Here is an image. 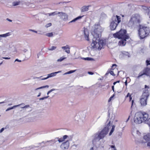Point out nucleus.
<instances>
[{
	"label": "nucleus",
	"instance_id": "052dcab7",
	"mask_svg": "<svg viewBox=\"0 0 150 150\" xmlns=\"http://www.w3.org/2000/svg\"><path fill=\"white\" fill-rule=\"evenodd\" d=\"M90 150H93V147H91Z\"/></svg>",
	"mask_w": 150,
	"mask_h": 150
},
{
	"label": "nucleus",
	"instance_id": "4468645a",
	"mask_svg": "<svg viewBox=\"0 0 150 150\" xmlns=\"http://www.w3.org/2000/svg\"><path fill=\"white\" fill-rule=\"evenodd\" d=\"M121 40H120L119 41L118 43V45L119 46H124L126 44V42L127 40H128L129 39H121Z\"/></svg>",
	"mask_w": 150,
	"mask_h": 150
},
{
	"label": "nucleus",
	"instance_id": "0e129e2a",
	"mask_svg": "<svg viewBox=\"0 0 150 150\" xmlns=\"http://www.w3.org/2000/svg\"><path fill=\"white\" fill-rule=\"evenodd\" d=\"M122 16V17H124V16H123H123Z\"/></svg>",
	"mask_w": 150,
	"mask_h": 150
},
{
	"label": "nucleus",
	"instance_id": "58836bf2",
	"mask_svg": "<svg viewBox=\"0 0 150 150\" xmlns=\"http://www.w3.org/2000/svg\"><path fill=\"white\" fill-rule=\"evenodd\" d=\"M54 89H52L51 90H50V91H49L47 93V94H48V95L52 91H54Z\"/></svg>",
	"mask_w": 150,
	"mask_h": 150
},
{
	"label": "nucleus",
	"instance_id": "a18cd8bd",
	"mask_svg": "<svg viewBox=\"0 0 150 150\" xmlns=\"http://www.w3.org/2000/svg\"><path fill=\"white\" fill-rule=\"evenodd\" d=\"M4 128H1V129L0 130V133L1 132H3V131L4 130Z\"/></svg>",
	"mask_w": 150,
	"mask_h": 150
},
{
	"label": "nucleus",
	"instance_id": "1a4fd4ad",
	"mask_svg": "<svg viewBox=\"0 0 150 150\" xmlns=\"http://www.w3.org/2000/svg\"><path fill=\"white\" fill-rule=\"evenodd\" d=\"M121 22V19H115L110 23V27L111 30H114L116 28L118 23Z\"/></svg>",
	"mask_w": 150,
	"mask_h": 150
},
{
	"label": "nucleus",
	"instance_id": "864d4df0",
	"mask_svg": "<svg viewBox=\"0 0 150 150\" xmlns=\"http://www.w3.org/2000/svg\"><path fill=\"white\" fill-rule=\"evenodd\" d=\"M30 30L31 31H33V32H35V33H37V31H35L34 30Z\"/></svg>",
	"mask_w": 150,
	"mask_h": 150
},
{
	"label": "nucleus",
	"instance_id": "a211bd4d",
	"mask_svg": "<svg viewBox=\"0 0 150 150\" xmlns=\"http://www.w3.org/2000/svg\"><path fill=\"white\" fill-rule=\"evenodd\" d=\"M68 137V136L67 135H65L63 136L62 138H59L58 141L59 142H63L65 139H66Z\"/></svg>",
	"mask_w": 150,
	"mask_h": 150
},
{
	"label": "nucleus",
	"instance_id": "f257e3e1",
	"mask_svg": "<svg viewBox=\"0 0 150 150\" xmlns=\"http://www.w3.org/2000/svg\"><path fill=\"white\" fill-rule=\"evenodd\" d=\"M103 30V28L99 23L95 24L91 30L92 34L93 36L91 46L93 48H96L99 50L102 49L104 44L103 41L100 39Z\"/></svg>",
	"mask_w": 150,
	"mask_h": 150
},
{
	"label": "nucleus",
	"instance_id": "0eeeda50",
	"mask_svg": "<svg viewBox=\"0 0 150 150\" xmlns=\"http://www.w3.org/2000/svg\"><path fill=\"white\" fill-rule=\"evenodd\" d=\"M144 75H145L150 77V68L147 67L144 68L143 70L140 72L137 77V78H139Z\"/></svg>",
	"mask_w": 150,
	"mask_h": 150
},
{
	"label": "nucleus",
	"instance_id": "c756f323",
	"mask_svg": "<svg viewBox=\"0 0 150 150\" xmlns=\"http://www.w3.org/2000/svg\"><path fill=\"white\" fill-rule=\"evenodd\" d=\"M131 101H132V104H131V108H132L133 106L135 105V103L134 102V100H133Z\"/></svg>",
	"mask_w": 150,
	"mask_h": 150
},
{
	"label": "nucleus",
	"instance_id": "ddd939ff",
	"mask_svg": "<svg viewBox=\"0 0 150 150\" xmlns=\"http://www.w3.org/2000/svg\"><path fill=\"white\" fill-rule=\"evenodd\" d=\"M69 146V143L68 141H67L63 143L61 146V147L63 149H67Z\"/></svg>",
	"mask_w": 150,
	"mask_h": 150
},
{
	"label": "nucleus",
	"instance_id": "69168bd1",
	"mask_svg": "<svg viewBox=\"0 0 150 150\" xmlns=\"http://www.w3.org/2000/svg\"><path fill=\"white\" fill-rule=\"evenodd\" d=\"M115 150H117V149H115Z\"/></svg>",
	"mask_w": 150,
	"mask_h": 150
},
{
	"label": "nucleus",
	"instance_id": "20e7f679",
	"mask_svg": "<svg viewBox=\"0 0 150 150\" xmlns=\"http://www.w3.org/2000/svg\"><path fill=\"white\" fill-rule=\"evenodd\" d=\"M149 96V91L148 89L143 91L139 100V102L141 106L145 107L147 105V101Z\"/></svg>",
	"mask_w": 150,
	"mask_h": 150
},
{
	"label": "nucleus",
	"instance_id": "680f3d73",
	"mask_svg": "<svg viewBox=\"0 0 150 150\" xmlns=\"http://www.w3.org/2000/svg\"><path fill=\"white\" fill-rule=\"evenodd\" d=\"M116 83V82H115L113 83V84L114 85H115Z\"/></svg>",
	"mask_w": 150,
	"mask_h": 150
},
{
	"label": "nucleus",
	"instance_id": "4be33fe9",
	"mask_svg": "<svg viewBox=\"0 0 150 150\" xmlns=\"http://www.w3.org/2000/svg\"><path fill=\"white\" fill-rule=\"evenodd\" d=\"M46 35L48 37H52L53 36V34L52 33H47L46 34Z\"/></svg>",
	"mask_w": 150,
	"mask_h": 150
},
{
	"label": "nucleus",
	"instance_id": "8fccbe9b",
	"mask_svg": "<svg viewBox=\"0 0 150 150\" xmlns=\"http://www.w3.org/2000/svg\"><path fill=\"white\" fill-rule=\"evenodd\" d=\"M145 88H147V89H148L149 88V86H147L146 85H145Z\"/></svg>",
	"mask_w": 150,
	"mask_h": 150
},
{
	"label": "nucleus",
	"instance_id": "72a5a7b5",
	"mask_svg": "<svg viewBox=\"0 0 150 150\" xmlns=\"http://www.w3.org/2000/svg\"><path fill=\"white\" fill-rule=\"evenodd\" d=\"M132 95V94H130L129 93H127L126 96H125V98H126L127 97H129L130 96H131Z\"/></svg>",
	"mask_w": 150,
	"mask_h": 150
},
{
	"label": "nucleus",
	"instance_id": "473e14b6",
	"mask_svg": "<svg viewBox=\"0 0 150 150\" xmlns=\"http://www.w3.org/2000/svg\"><path fill=\"white\" fill-rule=\"evenodd\" d=\"M49 87V86H48V85H46L45 86H42V87H40L39 88H37L36 89H41V88H45V87H47V88H48Z\"/></svg>",
	"mask_w": 150,
	"mask_h": 150
},
{
	"label": "nucleus",
	"instance_id": "393cba45",
	"mask_svg": "<svg viewBox=\"0 0 150 150\" xmlns=\"http://www.w3.org/2000/svg\"><path fill=\"white\" fill-rule=\"evenodd\" d=\"M75 71V70L70 71H68V72H67L65 73L64 74H71V73L74 72Z\"/></svg>",
	"mask_w": 150,
	"mask_h": 150
},
{
	"label": "nucleus",
	"instance_id": "9b49d317",
	"mask_svg": "<svg viewBox=\"0 0 150 150\" xmlns=\"http://www.w3.org/2000/svg\"><path fill=\"white\" fill-rule=\"evenodd\" d=\"M144 139L146 141H150V133H148L145 135L143 136ZM147 146L150 149V142L147 144Z\"/></svg>",
	"mask_w": 150,
	"mask_h": 150
},
{
	"label": "nucleus",
	"instance_id": "6e6d98bb",
	"mask_svg": "<svg viewBox=\"0 0 150 150\" xmlns=\"http://www.w3.org/2000/svg\"><path fill=\"white\" fill-rule=\"evenodd\" d=\"M85 59H87L88 60H89L90 59V58L89 57H87V58H85Z\"/></svg>",
	"mask_w": 150,
	"mask_h": 150
},
{
	"label": "nucleus",
	"instance_id": "a19ab883",
	"mask_svg": "<svg viewBox=\"0 0 150 150\" xmlns=\"http://www.w3.org/2000/svg\"><path fill=\"white\" fill-rule=\"evenodd\" d=\"M3 59H10V57H3Z\"/></svg>",
	"mask_w": 150,
	"mask_h": 150
},
{
	"label": "nucleus",
	"instance_id": "5fc2aeb1",
	"mask_svg": "<svg viewBox=\"0 0 150 150\" xmlns=\"http://www.w3.org/2000/svg\"><path fill=\"white\" fill-rule=\"evenodd\" d=\"M29 105H25V106H24V107H23V108H27L28 107H29Z\"/></svg>",
	"mask_w": 150,
	"mask_h": 150
},
{
	"label": "nucleus",
	"instance_id": "f3484780",
	"mask_svg": "<svg viewBox=\"0 0 150 150\" xmlns=\"http://www.w3.org/2000/svg\"><path fill=\"white\" fill-rule=\"evenodd\" d=\"M140 18V15L137 13L133 15L131 18V19H139Z\"/></svg>",
	"mask_w": 150,
	"mask_h": 150
},
{
	"label": "nucleus",
	"instance_id": "3c124183",
	"mask_svg": "<svg viewBox=\"0 0 150 150\" xmlns=\"http://www.w3.org/2000/svg\"><path fill=\"white\" fill-rule=\"evenodd\" d=\"M116 17L117 18V19H120V17L119 16H118L117 15H116Z\"/></svg>",
	"mask_w": 150,
	"mask_h": 150
},
{
	"label": "nucleus",
	"instance_id": "6e6552de",
	"mask_svg": "<svg viewBox=\"0 0 150 150\" xmlns=\"http://www.w3.org/2000/svg\"><path fill=\"white\" fill-rule=\"evenodd\" d=\"M57 14H59V16H64V19H67L68 18V16L65 13L63 12H57V11H55L52 13H48L46 14L47 15H48L49 16H54Z\"/></svg>",
	"mask_w": 150,
	"mask_h": 150
},
{
	"label": "nucleus",
	"instance_id": "6ab92c4d",
	"mask_svg": "<svg viewBox=\"0 0 150 150\" xmlns=\"http://www.w3.org/2000/svg\"><path fill=\"white\" fill-rule=\"evenodd\" d=\"M61 71H59L57 72H55L54 73H52L48 75V76L47 78H48L49 77H52L53 76H54L56 75V74L60 72Z\"/></svg>",
	"mask_w": 150,
	"mask_h": 150
},
{
	"label": "nucleus",
	"instance_id": "aec40b11",
	"mask_svg": "<svg viewBox=\"0 0 150 150\" xmlns=\"http://www.w3.org/2000/svg\"><path fill=\"white\" fill-rule=\"evenodd\" d=\"M107 17V15L104 13L102 12L100 16V18L102 19H103L104 18H106Z\"/></svg>",
	"mask_w": 150,
	"mask_h": 150
},
{
	"label": "nucleus",
	"instance_id": "2f4dec72",
	"mask_svg": "<svg viewBox=\"0 0 150 150\" xmlns=\"http://www.w3.org/2000/svg\"><path fill=\"white\" fill-rule=\"evenodd\" d=\"M110 73L113 76H115V74H114V72L112 71H109Z\"/></svg>",
	"mask_w": 150,
	"mask_h": 150
},
{
	"label": "nucleus",
	"instance_id": "b1692460",
	"mask_svg": "<svg viewBox=\"0 0 150 150\" xmlns=\"http://www.w3.org/2000/svg\"><path fill=\"white\" fill-rule=\"evenodd\" d=\"M9 35V33H7L5 34L1 35V37H6Z\"/></svg>",
	"mask_w": 150,
	"mask_h": 150
},
{
	"label": "nucleus",
	"instance_id": "7c9ffc66",
	"mask_svg": "<svg viewBox=\"0 0 150 150\" xmlns=\"http://www.w3.org/2000/svg\"><path fill=\"white\" fill-rule=\"evenodd\" d=\"M51 25H52V23H49L48 24H47L46 25L45 27L46 28H48V27L50 26H51Z\"/></svg>",
	"mask_w": 150,
	"mask_h": 150
},
{
	"label": "nucleus",
	"instance_id": "79ce46f5",
	"mask_svg": "<svg viewBox=\"0 0 150 150\" xmlns=\"http://www.w3.org/2000/svg\"><path fill=\"white\" fill-rule=\"evenodd\" d=\"M132 95L131 96H130L129 97V102H130V101H132Z\"/></svg>",
	"mask_w": 150,
	"mask_h": 150
},
{
	"label": "nucleus",
	"instance_id": "39448f33",
	"mask_svg": "<svg viewBox=\"0 0 150 150\" xmlns=\"http://www.w3.org/2000/svg\"><path fill=\"white\" fill-rule=\"evenodd\" d=\"M113 36L115 38L118 39H129V36L127 33L125 29H121L118 32H117L113 34Z\"/></svg>",
	"mask_w": 150,
	"mask_h": 150
},
{
	"label": "nucleus",
	"instance_id": "bb28decb",
	"mask_svg": "<svg viewBox=\"0 0 150 150\" xmlns=\"http://www.w3.org/2000/svg\"><path fill=\"white\" fill-rule=\"evenodd\" d=\"M65 58H65V57H61L60 59H59L57 60V61L61 62V61H62L63 60H64V59Z\"/></svg>",
	"mask_w": 150,
	"mask_h": 150
},
{
	"label": "nucleus",
	"instance_id": "cd10ccee",
	"mask_svg": "<svg viewBox=\"0 0 150 150\" xmlns=\"http://www.w3.org/2000/svg\"><path fill=\"white\" fill-rule=\"evenodd\" d=\"M116 66H117V65L116 64H113L111 68V69L113 70L114 69H115V67Z\"/></svg>",
	"mask_w": 150,
	"mask_h": 150
},
{
	"label": "nucleus",
	"instance_id": "423d86ee",
	"mask_svg": "<svg viewBox=\"0 0 150 150\" xmlns=\"http://www.w3.org/2000/svg\"><path fill=\"white\" fill-rule=\"evenodd\" d=\"M106 122H108L107 126L104 127L98 135V137L99 140L104 138L108 134V127L110 125L111 122L110 121L108 122V120Z\"/></svg>",
	"mask_w": 150,
	"mask_h": 150
},
{
	"label": "nucleus",
	"instance_id": "c85d7f7f",
	"mask_svg": "<svg viewBox=\"0 0 150 150\" xmlns=\"http://www.w3.org/2000/svg\"><path fill=\"white\" fill-rule=\"evenodd\" d=\"M115 94H113L112 96L110 97V98H109V100H108V102H109L111 101L112 99L113 98Z\"/></svg>",
	"mask_w": 150,
	"mask_h": 150
},
{
	"label": "nucleus",
	"instance_id": "bf43d9fd",
	"mask_svg": "<svg viewBox=\"0 0 150 150\" xmlns=\"http://www.w3.org/2000/svg\"><path fill=\"white\" fill-rule=\"evenodd\" d=\"M120 82V81H116V83H119Z\"/></svg>",
	"mask_w": 150,
	"mask_h": 150
},
{
	"label": "nucleus",
	"instance_id": "e2e57ef3",
	"mask_svg": "<svg viewBox=\"0 0 150 150\" xmlns=\"http://www.w3.org/2000/svg\"><path fill=\"white\" fill-rule=\"evenodd\" d=\"M40 96V95H38V96Z\"/></svg>",
	"mask_w": 150,
	"mask_h": 150
},
{
	"label": "nucleus",
	"instance_id": "e433bc0d",
	"mask_svg": "<svg viewBox=\"0 0 150 150\" xmlns=\"http://www.w3.org/2000/svg\"><path fill=\"white\" fill-rule=\"evenodd\" d=\"M142 8L144 10H146L148 9V8L147 7L145 6H143Z\"/></svg>",
	"mask_w": 150,
	"mask_h": 150
},
{
	"label": "nucleus",
	"instance_id": "ea45409f",
	"mask_svg": "<svg viewBox=\"0 0 150 150\" xmlns=\"http://www.w3.org/2000/svg\"><path fill=\"white\" fill-rule=\"evenodd\" d=\"M110 147L111 148H113L114 149V150H115V149H116L115 146H114V145H111L110 146Z\"/></svg>",
	"mask_w": 150,
	"mask_h": 150
},
{
	"label": "nucleus",
	"instance_id": "37998d69",
	"mask_svg": "<svg viewBox=\"0 0 150 150\" xmlns=\"http://www.w3.org/2000/svg\"><path fill=\"white\" fill-rule=\"evenodd\" d=\"M147 15L149 16V18H150V11H149Z\"/></svg>",
	"mask_w": 150,
	"mask_h": 150
},
{
	"label": "nucleus",
	"instance_id": "a878e982",
	"mask_svg": "<svg viewBox=\"0 0 150 150\" xmlns=\"http://www.w3.org/2000/svg\"><path fill=\"white\" fill-rule=\"evenodd\" d=\"M19 105H16L12 107L8 108L6 110V111H8V110H10L12 109L14 107H17V106H19Z\"/></svg>",
	"mask_w": 150,
	"mask_h": 150
},
{
	"label": "nucleus",
	"instance_id": "c03bdc74",
	"mask_svg": "<svg viewBox=\"0 0 150 150\" xmlns=\"http://www.w3.org/2000/svg\"><path fill=\"white\" fill-rule=\"evenodd\" d=\"M88 74L90 75H93V73L92 72H88Z\"/></svg>",
	"mask_w": 150,
	"mask_h": 150
},
{
	"label": "nucleus",
	"instance_id": "c9c22d12",
	"mask_svg": "<svg viewBox=\"0 0 150 150\" xmlns=\"http://www.w3.org/2000/svg\"><path fill=\"white\" fill-rule=\"evenodd\" d=\"M84 16H79L75 18L74 19H81V18L83 17Z\"/></svg>",
	"mask_w": 150,
	"mask_h": 150
},
{
	"label": "nucleus",
	"instance_id": "13d9d810",
	"mask_svg": "<svg viewBox=\"0 0 150 150\" xmlns=\"http://www.w3.org/2000/svg\"><path fill=\"white\" fill-rule=\"evenodd\" d=\"M7 20H8V21H9L10 22L12 21L11 20V19H7Z\"/></svg>",
	"mask_w": 150,
	"mask_h": 150
},
{
	"label": "nucleus",
	"instance_id": "49530a36",
	"mask_svg": "<svg viewBox=\"0 0 150 150\" xmlns=\"http://www.w3.org/2000/svg\"><path fill=\"white\" fill-rule=\"evenodd\" d=\"M125 85L126 86H127V80L125 81Z\"/></svg>",
	"mask_w": 150,
	"mask_h": 150
},
{
	"label": "nucleus",
	"instance_id": "09e8293b",
	"mask_svg": "<svg viewBox=\"0 0 150 150\" xmlns=\"http://www.w3.org/2000/svg\"><path fill=\"white\" fill-rule=\"evenodd\" d=\"M77 19H73V20H72V21H71L70 22H75V21H76V20H77Z\"/></svg>",
	"mask_w": 150,
	"mask_h": 150
},
{
	"label": "nucleus",
	"instance_id": "f8f14e48",
	"mask_svg": "<svg viewBox=\"0 0 150 150\" xmlns=\"http://www.w3.org/2000/svg\"><path fill=\"white\" fill-rule=\"evenodd\" d=\"M84 28V33L85 38L86 40L88 41H89V33L88 30L87 28Z\"/></svg>",
	"mask_w": 150,
	"mask_h": 150
},
{
	"label": "nucleus",
	"instance_id": "9d476101",
	"mask_svg": "<svg viewBox=\"0 0 150 150\" xmlns=\"http://www.w3.org/2000/svg\"><path fill=\"white\" fill-rule=\"evenodd\" d=\"M140 23V19H136L133 21V19H130L127 23V25L129 27H132L134 25H137V23Z\"/></svg>",
	"mask_w": 150,
	"mask_h": 150
},
{
	"label": "nucleus",
	"instance_id": "5701e85b",
	"mask_svg": "<svg viewBox=\"0 0 150 150\" xmlns=\"http://www.w3.org/2000/svg\"><path fill=\"white\" fill-rule=\"evenodd\" d=\"M57 48V47L54 46H52L50 48H49L48 50H55Z\"/></svg>",
	"mask_w": 150,
	"mask_h": 150
},
{
	"label": "nucleus",
	"instance_id": "f704fd0d",
	"mask_svg": "<svg viewBox=\"0 0 150 150\" xmlns=\"http://www.w3.org/2000/svg\"><path fill=\"white\" fill-rule=\"evenodd\" d=\"M48 96H46V97H43L41 98L40 99V100H43L44 99L47 98L48 97Z\"/></svg>",
	"mask_w": 150,
	"mask_h": 150
},
{
	"label": "nucleus",
	"instance_id": "f03ea898",
	"mask_svg": "<svg viewBox=\"0 0 150 150\" xmlns=\"http://www.w3.org/2000/svg\"><path fill=\"white\" fill-rule=\"evenodd\" d=\"M149 114L144 111H139L136 113L134 117V121L136 124L144 122L147 124L150 127V118Z\"/></svg>",
	"mask_w": 150,
	"mask_h": 150
},
{
	"label": "nucleus",
	"instance_id": "2eb2a0df",
	"mask_svg": "<svg viewBox=\"0 0 150 150\" xmlns=\"http://www.w3.org/2000/svg\"><path fill=\"white\" fill-rule=\"evenodd\" d=\"M89 6H83L81 9V11L82 12H85L88 11L89 9Z\"/></svg>",
	"mask_w": 150,
	"mask_h": 150
},
{
	"label": "nucleus",
	"instance_id": "de8ad7c7",
	"mask_svg": "<svg viewBox=\"0 0 150 150\" xmlns=\"http://www.w3.org/2000/svg\"><path fill=\"white\" fill-rule=\"evenodd\" d=\"M15 61H18V62H21V60H19V59H16L15 60Z\"/></svg>",
	"mask_w": 150,
	"mask_h": 150
},
{
	"label": "nucleus",
	"instance_id": "dca6fc26",
	"mask_svg": "<svg viewBox=\"0 0 150 150\" xmlns=\"http://www.w3.org/2000/svg\"><path fill=\"white\" fill-rule=\"evenodd\" d=\"M62 48L65 50V52L69 54L70 53V47L69 46L67 45L65 46H63L62 47Z\"/></svg>",
	"mask_w": 150,
	"mask_h": 150
},
{
	"label": "nucleus",
	"instance_id": "603ef678",
	"mask_svg": "<svg viewBox=\"0 0 150 150\" xmlns=\"http://www.w3.org/2000/svg\"><path fill=\"white\" fill-rule=\"evenodd\" d=\"M112 90L113 91V92H114V86H112Z\"/></svg>",
	"mask_w": 150,
	"mask_h": 150
},
{
	"label": "nucleus",
	"instance_id": "4c0bfd02",
	"mask_svg": "<svg viewBox=\"0 0 150 150\" xmlns=\"http://www.w3.org/2000/svg\"><path fill=\"white\" fill-rule=\"evenodd\" d=\"M18 4H19V2H14L13 3V5L14 6H17V5H18Z\"/></svg>",
	"mask_w": 150,
	"mask_h": 150
},
{
	"label": "nucleus",
	"instance_id": "7ed1b4c3",
	"mask_svg": "<svg viewBox=\"0 0 150 150\" xmlns=\"http://www.w3.org/2000/svg\"><path fill=\"white\" fill-rule=\"evenodd\" d=\"M138 35L140 39H143L148 36L150 33L149 27L139 24L138 26Z\"/></svg>",
	"mask_w": 150,
	"mask_h": 150
},
{
	"label": "nucleus",
	"instance_id": "412c9836",
	"mask_svg": "<svg viewBox=\"0 0 150 150\" xmlns=\"http://www.w3.org/2000/svg\"><path fill=\"white\" fill-rule=\"evenodd\" d=\"M115 126L114 125H113L112 127V128L110 132L109 133V135H110L112 134V133L113 132L114 129H115Z\"/></svg>",
	"mask_w": 150,
	"mask_h": 150
},
{
	"label": "nucleus",
	"instance_id": "4d7b16f0",
	"mask_svg": "<svg viewBox=\"0 0 150 150\" xmlns=\"http://www.w3.org/2000/svg\"><path fill=\"white\" fill-rule=\"evenodd\" d=\"M129 117H130V116H129L128 117V118L127 119V120L126 121V122H127L128 121V120H129Z\"/></svg>",
	"mask_w": 150,
	"mask_h": 150
}]
</instances>
